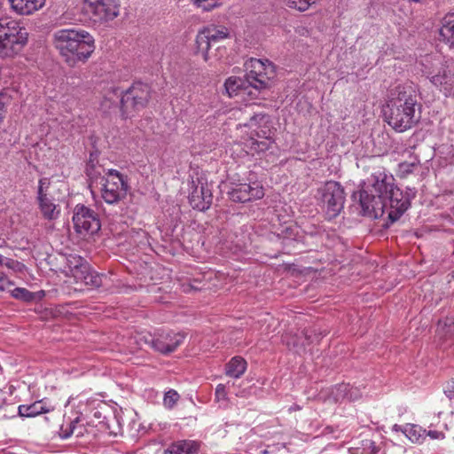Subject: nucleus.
I'll return each mask as SVG.
<instances>
[{"instance_id":"obj_35","label":"nucleus","mask_w":454,"mask_h":454,"mask_svg":"<svg viewBox=\"0 0 454 454\" xmlns=\"http://www.w3.org/2000/svg\"><path fill=\"white\" fill-rule=\"evenodd\" d=\"M79 422V417H77L75 419H74L69 425H68V427L67 429H64L62 427V432H63V437L64 438H67L69 437L70 435L75 434L76 430H77V427H76V424Z\"/></svg>"},{"instance_id":"obj_12","label":"nucleus","mask_w":454,"mask_h":454,"mask_svg":"<svg viewBox=\"0 0 454 454\" xmlns=\"http://www.w3.org/2000/svg\"><path fill=\"white\" fill-rule=\"evenodd\" d=\"M83 4L95 21L107 22L120 14L121 0H83Z\"/></svg>"},{"instance_id":"obj_46","label":"nucleus","mask_w":454,"mask_h":454,"mask_svg":"<svg viewBox=\"0 0 454 454\" xmlns=\"http://www.w3.org/2000/svg\"><path fill=\"white\" fill-rule=\"evenodd\" d=\"M262 453L263 454H268V451L267 450H263Z\"/></svg>"},{"instance_id":"obj_10","label":"nucleus","mask_w":454,"mask_h":454,"mask_svg":"<svg viewBox=\"0 0 454 454\" xmlns=\"http://www.w3.org/2000/svg\"><path fill=\"white\" fill-rule=\"evenodd\" d=\"M67 266L76 283H83L91 287L102 285L103 276L91 270L90 264L82 256L69 254L67 257Z\"/></svg>"},{"instance_id":"obj_28","label":"nucleus","mask_w":454,"mask_h":454,"mask_svg":"<svg viewBox=\"0 0 454 454\" xmlns=\"http://www.w3.org/2000/svg\"><path fill=\"white\" fill-rule=\"evenodd\" d=\"M438 331L439 334H442L444 337L448 335L451 336L454 333V320L446 318L443 322L440 321L438 324Z\"/></svg>"},{"instance_id":"obj_23","label":"nucleus","mask_w":454,"mask_h":454,"mask_svg":"<svg viewBox=\"0 0 454 454\" xmlns=\"http://www.w3.org/2000/svg\"><path fill=\"white\" fill-rule=\"evenodd\" d=\"M402 432L414 443H421L426 439L427 430L418 425L406 424L403 427Z\"/></svg>"},{"instance_id":"obj_29","label":"nucleus","mask_w":454,"mask_h":454,"mask_svg":"<svg viewBox=\"0 0 454 454\" xmlns=\"http://www.w3.org/2000/svg\"><path fill=\"white\" fill-rule=\"evenodd\" d=\"M11 294L13 298L24 301H30L34 299V294L23 287H16L11 292Z\"/></svg>"},{"instance_id":"obj_31","label":"nucleus","mask_w":454,"mask_h":454,"mask_svg":"<svg viewBox=\"0 0 454 454\" xmlns=\"http://www.w3.org/2000/svg\"><path fill=\"white\" fill-rule=\"evenodd\" d=\"M316 1L317 0H286V4L290 8L304 12Z\"/></svg>"},{"instance_id":"obj_32","label":"nucleus","mask_w":454,"mask_h":454,"mask_svg":"<svg viewBox=\"0 0 454 454\" xmlns=\"http://www.w3.org/2000/svg\"><path fill=\"white\" fill-rule=\"evenodd\" d=\"M272 141L266 137L264 140L258 141L254 138L251 139V149L254 152L260 153L264 152L270 148Z\"/></svg>"},{"instance_id":"obj_17","label":"nucleus","mask_w":454,"mask_h":454,"mask_svg":"<svg viewBox=\"0 0 454 454\" xmlns=\"http://www.w3.org/2000/svg\"><path fill=\"white\" fill-rule=\"evenodd\" d=\"M13 11L21 15H29L45 4V0H8Z\"/></svg>"},{"instance_id":"obj_13","label":"nucleus","mask_w":454,"mask_h":454,"mask_svg":"<svg viewBox=\"0 0 454 454\" xmlns=\"http://www.w3.org/2000/svg\"><path fill=\"white\" fill-rule=\"evenodd\" d=\"M73 223L76 232L84 236L96 233L100 229V223L97 214L83 205H77L75 207Z\"/></svg>"},{"instance_id":"obj_26","label":"nucleus","mask_w":454,"mask_h":454,"mask_svg":"<svg viewBox=\"0 0 454 454\" xmlns=\"http://www.w3.org/2000/svg\"><path fill=\"white\" fill-rule=\"evenodd\" d=\"M104 404L100 400L96 398H87L85 400L80 399L79 401V413H88L95 409H98L100 405Z\"/></svg>"},{"instance_id":"obj_25","label":"nucleus","mask_w":454,"mask_h":454,"mask_svg":"<svg viewBox=\"0 0 454 454\" xmlns=\"http://www.w3.org/2000/svg\"><path fill=\"white\" fill-rule=\"evenodd\" d=\"M349 389V384H340L335 386L331 389L328 399L335 403L341 402L345 399L348 400V391Z\"/></svg>"},{"instance_id":"obj_7","label":"nucleus","mask_w":454,"mask_h":454,"mask_svg":"<svg viewBox=\"0 0 454 454\" xmlns=\"http://www.w3.org/2000/svg\"><path fill=\"white\" fill-rule=\"evenodd\" d=\"M232 37L231 30L223 26L210 24L200 30L196 35V48L198 52L201 53L205 62L210 61L209 50L212 45L219 43L226 39Z\"/></svg>"},{"instance_id":"obj_14","label":"nucleus","mask_w":454,"mask_h":454,"mask_svg":"<svg viewBox=\"0 0 454 454\" xmlns=\"http://www.w3.org/2000/svg\"><path fill=\"white\" fill-rule=\"evenodd\" d=\"M264 195L262 186L258 183L239 184L229 192L230 199L235 202H247L258 200Z\"/></svg>"},{"instance_id":"obj_40","label":"nucleus","mask_w":454,"mask_h":454,"mask_svg":"<svg viewBox=\"0 0 454 454\" xmlns=\"http://www.w3.org/2000/svg\"><path fill=\"white\" fill-rule=\"evenodd\" d=\"M444 393L450 399H454V380L447 384L444 388Z\"/></svg>"},{"instance_id":"obj_43","label":"nucleus","mask_w":454,"mask_h":454,"mask_svg":"<svg viewBox=\"0 0 454 454\" xmlns=\"http://www.w3.org/2000/svg\"><path fill=\"white\" fill-rule=\"evenodd\" d=\"M100 415H101V414H100V412H99V411H95V413H94V416H95L96 418H100Z\"/></svg>"},{"instance_id":"obj_42","label":"nucleus","mask_w":454,"mask_h":454,"mask_svg":"<svg viewBox=\"0 0 454 454\" xmlns=\"http://www.w3.org/2000/svg\"><path fill=\"white\" fill-rule=\"evenodd\" d=\"M394 429H395V431H398V430H401V431H402L403 427H400V426H398V425H395V426H394Z\"/></svg>"},{"instance_id":"obj_41","label":"nucleus","mask_w":454,"mask_h":454,"mask_svg":"<svg viewBox=\"0 0 454 454\" xmlns=\"http://www.w3.org/2000/svg\"><path fill=\"white\" fill-rule=\"evenodd\" d=\"M262 117H263V115H262V114H255V115H254V116L251 118L250 121H251V122H253V121H256L258 118H261V119H262Z\"/></svg>"},{"instance_id":"obj_3","label":"nucleus","mask_w":454,"mask_h":454,"mask_svg":"<svg viewBox=\"0 0 454 454\" xmlns=\"http://www.w3.org/2000/svg\"><path fill=\"white\" fill-rule=\"evenodd\" d=\"M53 43L70 66L87 60L95 50L92 35L83 29H59L53 34Z\"/></svg>"},{"instance_id":"obj_5","label":"nucleus","mask_w":454,"mask_h":454,"mask_svg":"<svg viewBox=\"0 0 454 454\" xmlns=\"http://www.w3.org/2000/svg\"><path fill=\"white\" fill-rule=\"evenodd\" d=\"M135 338L139 348H142L144 345H147L157 352L168 355L174 352L184 342L185 335L183 333L162 331L155 335L139 333Z\"/></svg>"},{"instance_id":"obj_9","label":"nucleus","mask_w":454,"mask_h":454,"mask_svg":"<svg viewBox=\"0 0 454 454\" xmlns=\"http://www.w3.org/2000/svg\"><path fill=\"white\" fill-rule=\"evenodd\" d=\"M125 177L115 169H108L102 177L101 196L107 204H116L127 195Z\"/></svg>"},{"instance_id":"obj_11","label":"nucleus","mask_w":454,"mask_h":454,"mask_svg":"<svg viewBox=\"0 0 454 454\" xmlns=\"http://www.w3.org/2000/svg\"><path fill=\"white\" fill-rule=\"evenodd\" d=\"M151 98V90L148 84L135 82L126 90L121 99V109L129 116L132 111L143 109Z\"/></svg>"},{"instance_id":"obj_24","label":"nucleus","mask_w":454,"mask_h":454,"mask_svg":"<svg viewBox=\"0 0 454 454\" xmlns=\"http://www.w3.org/2000/svg\"><path fill=\"white\" fill-rule=\"evenodd\" d=\"M246 82L240 77L231 76L224 82V88L229 97H234L244 93L247 88L245 87Z\"/></svg>"},{"instance_id":"obj_27","label":"nucleus","mask_w":454,"mask_h":454,"mask_svg":"<svg viewBox=\"0 0 454 454\" xmlns=\"http://www.w3.org/2000/svg\"><path fill=\"white\" fill-rule=\"evenodd\" d=\"M0 265L13 270L14 272H22L25 265L16 260L5 257L0 254Z\"/></svg>"},{"instance_id":"obj_45","label":"nucleus","mask_w":454,"mask_h":454,"mask_svg":"<svg viewBox=\"0 0 454 454\" xmlns=\"http://www.w3.org/2000/svg\"><path fill=\"white\" fill-rule=\"evenodd\" d=\"M82 434V430L77 431L76 435L79 436Z\"/></svg>"},{"instance_id":"obj_18","label":"nucleus","mask_w":454,"mask_h":454,"mask_svg":"<svg viewBox=\"0 0 454 454\" xmlns=\"http://www.w3.org/2000/svg\"><path fill=\"white\" fill-rule=\"evenodd\" d=\"M53 408L46 405L43 400L36 401L31 404H21L18 407L20 417L33 418L42 413H47Z\"/></svg>"},{"instance_id":"obj_15","label":"nucleus","mask_w":454,"mask_h":454,"mask_svg":"<svg viewBox=\"0 0 454 454\" xmlns=\"http://www.w3.org/2000/svg\"><path fill=\"white\" fill-rule=\"evenodd\" d=\"M12 35H9L5 40L0 43V58L12 59L17 56L27 43V33L26 29Z\"/></svg>"},{"instance_id":"obj_38","label":"nucleus","mask_w":454,"mask_h":454,"mask_svg":"<svg viewBox=\"0 0 454 454\" xmlns=\"http://www.w3.org/2000/svg\"><path fill=\"white\" fill-rule=\"evenodd\" d=\"M13 285V282H12L3 272H0V292L5 291L8 287Z\"/></svg>"},{"instance_id":"obj_6","label":"nucleus","mask_w":454,"mask_h":454,"mask_svg":"<svg viewBox=\"0 0 454 454\" xmlns=\"http://www.w3.org/2000/svg\"><path fill=\"white\" fill-rule=\"evenodd\" d=\"M247 82L257 90L269 88L276 75L274 65L268 59H250L245 63Z\"/></svg>"},{"instance_id":"obj_36","label":"nucleus","mask_w":454,"mask_h":454,"mask_svg":"<svg viewBox=\"0 0 454 454\" xmlns=\"http://www.w3.org/2000/svg\"><path fill=\"white\" fill-rule=\"evenodd\" d=\"M215 399L216 401H224L227 399V391L225 386L218 384L215 388Z\"/></svg>"},{"instance_id":"obj_1","label":"nucleus","mask_w":454,"mask_h":454,"mask_svg":"<svg viewBox=\"0 0 454 454\" xmlns=\"http://www.w3.org/2000/svg\"><path fill=\"white\" fill-rule=\"evenodd\" d=\"M394 181L393 176L383 169L372 173L359 196L364 215L377 219L387 214L394 223L410 207L416 191L409 187L402 191Z\"/></svg>"},{"instance_id":"obj_33","label":"nucleus","mask_w":454,"mask_h":454,"mask_svg":"<svg viewBox=\"0 0 454 454\" xmlns=\"http://www.w3.org/2000/svg\"><path fill=\"white\" fill-rule=\"evenodd\" d=\"M50 186V180L48 178H42L39 180L37 198L48 196V189Z\"/></svg>"},{"instance_id":"obj_22","label":"nucleus","mask_w":454,"mask_h":454,"mask_svg":"<svg viewBox=\"0 0 454 454\" xmlns=\"http://www.w3.org/2000/svg\"><path fill=\"white\" fill-rule=\"evenodd\" d=\"M40 210L43 215L48 220H55L60 214V209L54 204L48 196L37 198Z\"/></svg>"},{"instance_id":"obj_37","label":"nucleus","mask_w":454,"mask_h":454,"mask_svg":"<svg viewBox=\"0 0 454 454\" xmlns=\"http://www.w3.org/2000/svg\"><path fill=\"white\" fill-rule=\"evenodd\" d=\"M362 396L361 390L356 387L349 385V389L348 391V400L356 401L358 400Z\"/></svg>"},{"instance_id":"obj_44","label":"nucleus","mask_w":454,"mask_h":454,"mask_svg":"<svg viewBox=\"0 0 454 454\" xmlns=\"http://www.w3.org/2000/svg\"><path fill=\"white\" fill-rule=\"evenodd\" d=\"M72 400H73V398H72V397H69V398H68V400H67V404H66V405L70 404V403H71V402H72Z\"/></svg>"},{"instance_id":"obj_39","label":"nucleus","mask_w":454,"mask_h":454,"mask_svg":"<svg viewBox=\"0 0 454 454\" xmlns=\"http://www.w3.org/2000/svg\"><path fill=\"white\" fill-rule=\"evenodd\" d=\"M427 436H429L431 439H438V440H442L445 437V435L442 432L436 431V430L427 431L426 437Z\"/></svg>"},{"instance_id":"obj_8","label":"nucleus","mask_w":454,"mask_h":454,"mask_svg":"<svg viewBox=\"0 0 454 454\" xmlns=\"http://www.w3.org/2000/svg\"><path fill=\"white\" fill-rule=\"evenodd\" d=\"M317 196L329 218L336 217L343 209L345 192L340 183L328 181L317 190Z\"/></svg>"},{"instance_id":"obj_16","label":"nucleus","mask_w":454,"mask_h":454,"mask_svg":"<svg viewBox=\"0 0 454 454\" xmlns=\"http://www.w3.org/2000/svg\"><path fill=\"white\" fill-rule=\"evenodd\" d=\"M189 201L194 209L204 211L209 208L212 203V193L204 184L197 185L190 194Z\"/></svg>"},{"instance_id":"obj_34","label":"nucleus","mask_w":454,"mask_h":454,"mask_svg":"<svg viewBox=\"0 0 454 454\" xmlns=\"http://www.w3.org/2000/svg\"><path fill=\"white\" fill-rule=\"evenodd\" d=\"M8 102L9 98L5 94L0 93V124L5 118Z\"/></svg>"},{"instance_id":"obj_4","label":"nucleus","mask_w":454,"mask_h":454,"mask_svg":"<svg viewBox=\"0 0 454 454\" xmlns=\"http://www.w3.org/2000/svg\"><path fill=\"white\" fill-rule=\"evenodd\" d=\"M419 70L446 97H454V71L445 59L439 54L420 58Z\"/></svg>"},{"instance_id":"obj_30","label":"nucleus","mask_w":454,"mask_h":454,"mask_svg":"<svg viewBox=\"0 0 454 454\" xmlns=\"http://www.w3.org/2000/svg\"><path fill=\"white\" fill-rule=\"evenodd\" d=\"M179 398V394L176 390L170 389L164 395L163 404L166 408L172 409L176 404Z\"/></svg>"},{"instance_id":"obj_21","label":"nucleus","mask_w":454,"mask_h":454,"mask_svg":"<svg viewBox=\"0 0 454 454\" xmlns=\"http://www.w3.org/2000/svg\"><path fill=\"white\" fill-rule=\"evenodd\" d=\"M440 35L450 46L454 47V11L444 17Z\"/></svg>"},{"instance_id":"obj_2","label":"nucleus","mask_w":454,"mask_h":454,"mask_svg":"<svg viewBox=\"0 0 454 454\" xmlns=\"http://www.w3.org/2000/svg\"><path fill=\"white\" fill-rule=\"evenodd\" d=\"M384 118L396 132H404L414 127L420 119L417 88L412 82L398 85L391 92Z\"/></svg>"},{"instance_id":"obj_19","label":"nucleus","mask_w":454,"mask_h":454,"mask_svg":"<svg viewBox=\"0 0 454 454\" xmlns=\"http://www.w3.org/2000/svg\"><path fill=\"white\" fill-rule=\"evenodd\" d=\"M199 450V443L192 440H181L172 443L165 454H194Z\"/></svg>"},{"instance_id":"obj_20","label":"nucleus","mask_w":454,"mask_h":454,"mask_svg":"<svg viewBox=\"0 0 454 454\" xmlns=\"http://www.w3.org/2000/svg\"><path fill=\"white\" fill-rule=\"evenodd\" d=\"M247 370V362L240 356L232 357L225 365V373L229 377L240 378Z\"/></svg>"}]
</instances>
